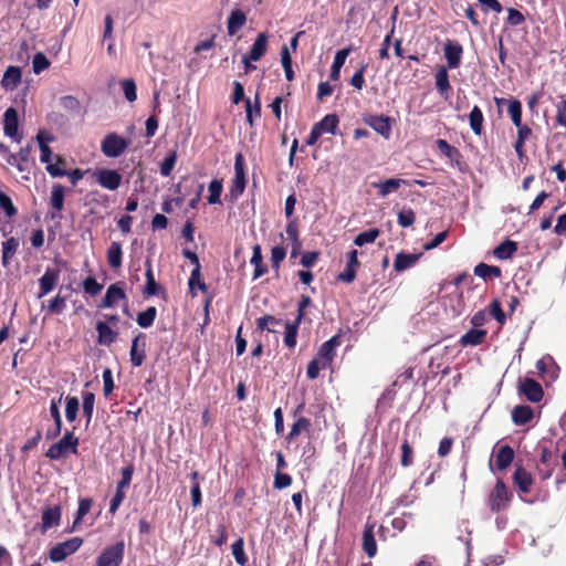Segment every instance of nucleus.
I'll return each mask as SVG.
<instances>
[{
	"mask_svg": "<svg viewBox=\"0 0 566 566\" xmlns=\"http://www.w3.org/2000/svg\"><path fill=\"white\" fill-rule=\"evenodd\" d=\"M78 446V438L72 431H66L62 439L52 444L46 457L52 460H59L67 454V452L76 453Z\"/></svg>",
	"mask_w": 566,
	"mask_h": 566,
	"instance_id": "nucleus-1",
	"label": "nucleus"
},
{
	"mask_svg": "<svg viewBox=\"0 0 566 566\" xmlns=\"http://www.w3.org/2000/svg\"><path fill=\"white\" fill-rule=\"evenodd\" d=\"M511 497L504 482L499 480L489 495L488 505L492 512L497 513L509 507Z\"/></svg>",
	"mask_w": 566,
	"mask_h": 566,
	"instance_id": "nucleus-2",
	"label": "nucleus"
},
{
	"mask_svg": "<svg viewBox=\"0 0 566 566\" xmlns=\"http://www.w3.org/2000/svg\"><path fill=\"white\" fill-rule=\"evenodd\" d=\"M128 144V140L116 133H109L103 138L101 149L106 157L116 158L125 151Z\"/></svg>",
	"mask_w": 566,
	"mask_h": 566,
	"instance_id": "nucleus-3",
	"label": "nucleus"
},
{
	"mask_svg": "<svg viewBox=\"0 0 566 566\" xmlns=\"http://www.w3.org/2000/svg\"><path fill=\"white\" fill-rule=\"evenodd\" d=\"M125 552L123 541L106 547L96 559V566H120Z\"/></svg>",
	"mask_w": 566,
	"mask_h": 566,
	"instance_id": "nucleus-4",
	"label": "nucleus"
},
{
	"mask_svg": "<svg viewBox=\"0 0 566 566\" xmlns=\"http://www.w3.org/2000/svg\"><path fill=\"white\" fill-rule=\"evenodd\" d=\"M245 172H244V159L242 154H237L234 160V177L232 179V185L229 189V196L231 199L235 200L239 196H241L245 189Z\"/></svg>",
	"mask_w": 566,
	"mask_h": 566,
	"instance_id": "nucleus-5",
	"label": "nucleus"
},
{
	"mask_svg": "<svg viewBox=\"0 0 566 566\" xmlns=\"http://www.w3.org/2000/svg\"><path fill=\"white\" fill-rule=\"evenodd\" d=\"M83 541L80 537H72L67 541L57 543L50 551V559L53 563H60L67 556L74 554L82 545Z\"/></svg>",
	"mask_w": 566,
	"mask_h": 566,
	"instance_id": "nucleus-6",
	"label": "nucleus"
},
{
	"mask_svg": "<svg viewBox=\"0 0 566 566\" xmlns=\"http://www.w3.org/2000/svg\"><path fill=\"white\" fill-rule=\"evenodd\" d=\"M3 133L18 143L21 140L19 135V116L14 107H9L3 114Z\"/></svg>",
	"mask_w": 566,
	"mask_h": 566,
	"instance_id": "nucleus-7",
	"label": "nucleus"
},
{
	"mask_svg": "<svg viewBox=\"0 0 566 566\" xmlns=\"http://www.w3.org/2000/svg\"><path fill=\"white\" fill-rule=\"evenodd\" d=\"M520 392L531 402H538L544 396L542 386L532 378L521 379L518 382Z\"/></svg>",
	"mask_w": 566,
	"mask_h": 566,
	"instance_id": "nucleus-8",
	"label": "nucleus"
},
{
	"mask_svg": "<svg viewBox=\"0 0 566 566\" xmlns=\"http://www.w3.org/2000/svg\"><path fill=\"white\" fill-rule=\"evenodd\" d=\"M340 345V335H334L328 340L324 342L317 353V357L323 366H329L335 357L336 348Z\"/></svg>",
	"mask_w": 566,
	"mask_h": 566,
	"instance_id": "nucleus-9",
	"label": "nucleus"
},
{
	"mask_svg": "<svg viewBox=\"0 0 566 566\" xmlns=\"http://www.w3.org/2000/svg\"><path fill=\"white\" fill-rule=\"evenodd\" d=\"M96 181L105 189L116 190L122 181V176L112 169H101L95 172Z\"/></svg>",
	"mask_w": 566,
	"mask_h": 566,
	"instance_id": "nucleus-10",
	"label": "nucleus"
},
{
	"mask_svg": "<svg viewBox=\"0 0 566 566\" xmlns=\"http://www.w3.org/2000/svg\"><path fill=\"white\" fill-rule=\"evenodd\" d=\"M60 277L59 270L46 269L44 274L39 279L40 291L39 298L48 295L57 284Z\"/></svg>",
	"mask_w": 566,
	"mask_h": 566,
	"instance_id": "nucleus-11",
	"label": "nucleus"
},
{
	"mask_svg": "<svg viewBox=\"0 0 566 566\" xmlns=\"http://www.w3.org/2000/svg\"><path fill=\"white\" fill-rule=\"evenodd\" d=\"M365 122L378 134L385 138H389L391 133L390 118L384 115H369L365 118Z\"/></svg>",
	"mask_w": 566,
	"mask_h": 566,
	"instance_id": "nucleus-12",
	"label": "nucleus"
},
{
	"mask_svg": "<svg viewBox=\"0 0 566 566\" xmlns=\"http://www.w3.org/2000/svg\"><path fill=\"white\" fill-rule=\"evenodd\" d=\"M462 46L454 41H448L444 44V56L450 69H457L461 63Z\"/></svg>",
	"mask_w": 566,
	"mask_h": 566,
	"instance_id": "nucleus-13",
	"label": "nucleus"
},
{
	"mask_svg": "<svg viewBox=\"0 0 566 566\" xmlns=\"http://www.w3.org/2000/svg\"><path fill=\"white\" fill-rule=\"evenodd\" d=\"M514 484L522 493H528L533 485V476L522 467H517L513 474Z\"/></svg>",
	"mask_w": 566,
	"mask_h": 566,
	"instance_id": "nucleus-14",
	"label": "nucleus"
},
{
	"mask_svg": "<svg viewBox=\"0 0 566 566\" xmlns=\"http://www.w3.org/2000/svg\"><path fill=\"white\" fill-rule=\"evenodd\" d=\"M421 253H405L400 252L396 255L395 262H394V269L397 272H402L407 269H410L413 266L418 260L420 259Z\"/></svg>",
	"mask_w": 566,
	"mask_h": 566,
	"instance_id": "nucleus-15",
	"label": "nucleus"
},
{
	"mask_svg": "<svg viewBox=\"0 0 566 566\" xmlns=\"http://www.w3.org/2000/svg\"><path fill=\"white\" fill-rule=\"evenodd\" d=\"M245 22H247L245 13L240 9L233 10L230 13V15L228 18V22H227L228 34L231 36L237 34V32L243 28Z\"/></svg>",
	"mask_w": 566,
	"mask_h": 566,
	"instance_id": "nucleus-16",
	"label": "nucleus"
},
{
	"mask_svg": "<svg viewBox=\"0 0 566 566\" xmlns=\"http://www.w3.org/2000/svg\"><path fill=\"white\" fill-rule=\"evenodd\" d=\"M268 50V35L265 33H260L254 43L252 44L248 54V59H252V61H259Z\"/></svg>",
	"mask_w": 566,
	"mask_h": 566,
	"instance_id": "nucleus-17",
	"label": "nucleus"
},
{
	"mask_svg": "<svg viewBox=\"0 0 566 566\" xmlns=\"http://www.w3.org/2000/svg\"><path fill=\"white\" fill-rule=\"evenodd\" d=\"M363 549L368 557H374L377 554V543L374 535V525L366 524L363 533Z\"/></svg>",
	"mask_w": 566,
	"mask_h": 566,
	"instance_id": "nucleus-18",
	"label": "nucleus"
},
{
	"mask_svg": "<svg viewBox=\"0 0 566 566\" xmlns=\"http://www.w3.org/2000/svg\"><path fill=\"white\" fill-rule=\"evenodd\" d=\"M126 300V294L117 284H112L104 296L102 307H113L118 301Z\"/></svg>",
	"mask_w": 566,
	"mask_h": 566,
	"instance_id": "nucleus-19",
	"label": "nucleus"
},
{
	"mask_svg": "<svg viewBox=\"0 0 566 566\" xmlns=\"http://www.w3.org/2000/svg\"><path fill=\"white\" fill-rule=\"evenodd\" d=\"M514 460V450L509 446H502L495 455V465L499 470L507 469Z\"/></svg>",
	"mask_w": 566,
	"mask_h": 566,
	"instance_id": "nucleus-20",
	"label": "nucleus"
},
{
	"mask_svg": "<svg viewBox=\"0 0 566 566\" xmlns=\"http://www.w3.org/2000/svg\"><path fill=\"white\" fill-rule=\"evenodd\" d=\"M61 518V510L59 506L49 507L42 513V532H46L56 526Z\"/></svg>",
	"mask_w": 566,
	"mask_h": 566,
	"instance_id": "nucleus-21",
	"label": "nucleus"
},
{
	"mask_svg": "<svg viewBox=\"0 0 566 566\" xmlns=\"http://www.w3.org/2000/svg\"><path fill=\"white\" fill-rule=\"evenodd\" d=\"M352 49L350 48H346V49H343V50H339L336 52L335 56H334V61H333V64H332V70H331V78L333 81H337L340 76V70L343 67V65L345 64V61L347 59V56L349 55Z\"/></svg>",
	"mask_w": 566,
	"mask_h": 566,
	"instance_id": "nucleus-22",
	"label": "nucleus"
},
{
	"mask_svg": "<svg viewBox=\"0 0 566 566\" xmlns=\"http://www.w3.org/2000/svg\"><path fill=\"white\" fill-rule=\"evenodd\" d=\"M486 336V331L472 328L461 336L460 343L462 346H476L483 343Z\"/></svg>",
	"mask_w": 566,
	"mask_h": 566,
	"instance_id": "nucleus-23",
	"label": "nucleus"
},
{
	"mask_svg": "<svg viewBox=\"0 0 566 566\" xmlns=\"http://www.w3.org/2000/svg\"><path fill=\"white\" fill-rule=\"evenodd\" d=\"M436 87L441 96L448 97L451 85L448 71L444 66L439 67L436 72Z\"/></svg>",
	"mask_w": 566,
	"mask_h": 566,
	"instance_id": "nucleus-24",
	"label": "nucleus"
},
{
	"mask_svg": "<svg viewBox=\"0 0 566 566\" xmlns=\"http://www.w3.org/2000/svg\"><path fill=\"white\" fill-rule=\"evenodd\" d=\"M512 419L517 426L526 424L533 419V410L530 406H516L512 411Z\"/></svg>",
	"mask_w": 566,
	"mask_h": 566,
	"instance_id": "nucleus-25",
	"label": "nucleus"
},
{
	"mask_svg": "<svg viewBox=\"0 0 566 566\" xmlns=\"http://www.w3.org/2000/svg\"><path fill=\"white\" fill-rule=\"evenodd\" d=\"M129 356L130 361L135 367H139L144 363L146 357L145 344H139V336L133 339Z\"/></svg>",
	"mask_w": 566,
	"mask_h": 566,
	"instance_id": "nucleus-26",
	"label": "nucleus"
},
{
	"mask_svg": "<svg viewBox=\"0 0 566 566\" xmlns=\"http://www.w3.org/2000/svg\"><path fill=\"white\" fill-rule=\"evenodd\" d=\"M96 331H97V335H98V343L102 345H111L117 337V333L114 332L104 322H97Z\"/></svg>",
	"mask_w": 566,
	"mask_h": 566,
	"instance_id": "nucleus-27",
	"label": "nucleus"
},
{
	"mask_svg": "<svg viewBox=\"0 0 566 566\" xmlns=\"http://www.w3.org/2000/svg\"><path fill=\"white\" fill-rule=\"evenodd\" d=\"M323 135L324 133L335 134L338 126V118L335 114H328L314 125Z\"/></svg>",
	"mask_w": 566,
	"mask_h": 566,
	"instance_id": "nucleus-28",
	"label": "nucleus"
},
{
	"mask_svg": "<svg viewBox=\"0 0 566 566\" xmlns=\"http://www.w3.org/2000/svg\"><path fill=\"white\" fill-rule=\"evenodd\" d=\"M516 250L517 244L514 241L505 240L494 249L493 254L500 260H506L510 259Z\"/></svg>",
	"mask_w": 566,
	"mask_h": 566,
	"instance_id": "nucleus-29",
	"label": "nucleus"
},
{
	"mask_svg": "<svg viewBox=\"0 0 566 566\" xmlns=\"http://www.w3.org/2000/svg\"><path fill=\"white\" fill-rule=\"evenodd\" d=\"M122 245L119 242H112L107 250V262L111 268L118 269L122 265Z\"/></svg>",
	"mask_w": 566,
	"mask_h": 566,
	"instance_id": "nucleus-30",
	"label": "nucleus"
},
{
	"mask_svg": "<svg viewBox=\"0 0 566 566\" xmlns=\"http://www.w3.org/2000/svg\"><path fill=\"white\" fill-rule=\"evenodd\" d=\"M403 182L402 179L390 178L384 182H374L373 187L379 190L381 197H387L390 192L396 191Z\"/></svg>",
	"mask_w": 566,
	"mask_h": 566,
	"instance_id": "nucleus-31",
	"label": "nucleus"
},
{
	"mask_svg": "<svg viewBox=\"0 0 566 566\" xmlns=\"http://www.w3.org/2000/svg\"><path fill=\"white\" fill-rule=\"evenodd\" d=\"M19 248L18 239L11 237L2 243V265L8 266Z\"/></svg>",
	"mask_w": 566,
	"mask_h": 566,
	"instance_id": "nucleus-32",
	"label": "nucleus"
},
{
	"mask_svg": "<svg viewBox=\"0 0 566 566\" xmlns=\"http://www.w3.org/2000/svg\"><path fill=\"white\" fill-rule=\"evenodd\" d=\"M21 81V71L17 66H9L2 78V86L6 88L15 87Z\"/></svg>",
	"mask_w": 566,
	"mask_h": 566,
	"instance_id": "nucleus-33",
	"label": "nucleus"
},
{
	"mask_svg": "<svg viewBox=\"0 0 566 566\" xmlns=\"http://www.w3.org/2000/svg\"><path fill=\"white\" fill-rule=\"evenodd\" d=\"M50 205L51 207L56 210L61 211L64 207V188L60 184H54L51 190V197H50Z\"/></svg>",
	"mask_w": 566,
	"mask_h": 566,
	"instance_id": "nucleus-34",
	"label": "nucleus"
},
{
	"mask_svg": "<svg viewBox=\"0 0 566 566\" xmlns=\"http://www.w3.org/2000/svg\"><path fill=\"white\" fill-rule=\"evenodd\" d=\"M474 274L483 280L499 277L501 276V269L485 263H479L474 268Z\"/></svg>",
	"mask_w": 566,
	"mask_h": 566,
	"instance_id": "nucleus-35",
	"label": "nucleus"
},
{
	"mask_svg": "<svg viewBox=\"0 0 566 566\" xmlns=\"http://www.w3.org/2000/svg\"><path fill=\"white\" fill-rule=\"evenodd\" d=\"M483 114L480 107L474 106L469 115L470 127L475 135H481L483 130Z\"/></svg>",
	"mask_w": 566,
	"mask_h": 566,
	"instance_id": "nucleus-36",
	"label": "nucleus"
},
{
	"mask_svg": "<svg viewBox=\"0 0 566 566\" xmlns=\"http://www.w3.org/2000/svg\"><path fill=\"white\" fill-rule=\"evenodd\" d=\"M311 428V421L305 417H300L292 426L291 431L286 436L289 442L293 441L301 432H308Z\"/></svg>",
	"mask_w": 566,
	"mask_h": 566,
	"instance_id": "nucleus-37",
	"label": "nucleus"
},
{
	"mask_svg": "<svg viewBox=\"0 0 566 566\" xmlns=\"http://www.w3.org/2000/svg\"><path fill=\"white\" fill-rule=\"evenodd\" d=\"M262 252L261 247L259 244L253 247V254L250 260L251 264L254 265V275L253 279H259L266 272V268L262 264Z\"/></svg>",
	"mask_w": 566,
	"mask_h": 566,
	"instance_id": "nucleus-38",
	"label": "nucleus"
},
{
	"mask_svg": "<svg viewBox=\"0 0 566 566\" xmlns=\"http://www.w3.org/2000/svg\"><path fill=\"white\" fill-rule=\"evenodd\" d=\"M145 275H146L145 294L150 295V296L156 295L158 293L159 285L155 281V277L153 274V269H151V263L149 260L146 261Z\"/></svg>",
	"mask_w": 566,
	"mask_h": 566,
	"instance_id": "nucleus-39",
	"label": "nucleus"
},
{
	"mask_svg": "<svg viewBox=\"0 0 566 566\" xmlns=\"http://www.w3.org/2000/svg\"><path fill=\"white\" fill-rule=\"evenodd\" d=\"M157 315V310L154 306L148 307L146 311L137 315L136 322L142 328H148L153 325Z\"/></svg>",
	"mask_w": 566,
	"mask_h": 566,
	"instance_id": "nucleus-40",
	"label": "nucleus"
},
{
	"mask_svg": "<svg viewBox=\"0 0 566 566\" xmlns=\"http://www.w3.org/2000/svg\"><path fill=\"white\" fill-rule=\"evenodd\" d=\"M80 408V401L76 397L67 396L65 398V417L70 422L75 421Z\"/></svg>",
	"mask_w": 566,
	"mask_h": 566,
	"instance_id": "nucleus-41",
	"label": "nucleus"
},
{
	"mask_svg": "<svg viewBox=\"0 0 566 566\" xmlns=\"http://www.w3.org/2000/svg\"><path fill=\"white\" fill-rule=\"evenodd\" d=\"M83 400V415L86 418L87 423L91 421L94 412L95 396L93 392L85 391L82 395Z\"/></svg>",
	"mask_w": 566,
	"mask_h": 566,
	"instance_id": "nucleus-42",
	"label": "nucleus"
},
{
	"mask_svg": "<svg viewBox=\"0 0 566 566\" xmlns=\"http://www.w3.org/2000/svg\"><path fill=\"white\" fill-rule=\"evenodd\" d=\"M232 555L235 559V562L241 565V566H244L247 563H248V557L244 553V542H243V538L240 537L238 538L233 544H232Z\"/></svg>",
	"mask_w": 566,
	"mask_h": 566,
	"instance_id": "nucleus-43",
	"label": "nucleus"
},
{
	"mask_svg": "<svg viewBox=\"0 0 566 566\" xmlns=\"http://www.w3.org/2000/svg\"><path fill=\"white\" fill-rule=\"evenodd\" d=\"M298 325H300V323H297V319H295L294 323L286 324V331H285V335H284V344L289 348H294L296 345V336H297Z\"/></svg>",
	"mask_w": 566,
	"mask_h": 566,
	"instance_id": "nucleus-44",
	"label": "nucleus"
},
{
	"mask_svg": "<svg viewBox=\"0 0 566 566\" xmlns=\"http://www.w3.org/2000/svg\"><path fill=\"white\" fill-rule=\"evenodd\" d=\"M222 181L218 179H213L208 187L209 196H208V202L210 205L219 203L220 202V196L222 192Z\"/></svg>",
	"mask_w": 566,
	"mask_h": 566,
	"instance_id": "nucleus-45",
	"label": "nucleus"
},
{
	"mask_svg": "<svg viewBox=\"0 0 566 566\" xmlns=\"http://www.w3.org/2000/svg\"><path fill=\"white\" fill-rule=\"evenodd\" d=\"M507 113L515 126H521L522 124V104L517 99H513L510 102L507 107Z\"/></svg>",
	"mask_w": 566,
	"mask_h": 566,
	"instance_id": "nucleus-46",
	"label": "nucleus"
},
{
	"mask_svg": "<svg viewBox=\"0 0 566 566\" xmlns=\"http://www.w3.org/2000/svg\"><path fill=\"white\" fill-rule=\"evenodd\" d=\"M379 233L380 232L378 229H370L364 231L355 238L354 243L358 247H363L367 243H373L379 237Z\"/></svg>",
	"mask_w": 566,
	"mask_h": 566,
	"instance_id": "nucleus-47",
	"label": "nucleus"
},
{
	"mask_svg": "<svg viewBox=\"0 0 566 566\" xmlns=\"http://www.w3.org/2000/svg\"><path fill=\"white\" fill-rule=\"evenodd\" d=\"M245 113H247V120L250 125L253 124V117H259L261 115V104L259 96H255V102L252 105L250 98L245 99Z\"/></svg>",
	"mask_w": 566,
	"mask_h": 566,
	"instance_id": "nucleus-48",
	"label": "nucleus"
},
{
	"mask_svg": "<svg viewBox=\"0 0 566 566\" xmlns=\"http://www.w3.org/2000/svg\"><path fill=\"white\" fill-rule=\"evenodd\" d=\"M36 140L39 143V147H40V151H41L40 160L46 165L52 164L51 159H52L53 153H52L51 148L43 140V132H40L36 135Z\"/></svg>",
	"mask_w": 566,
	"mask_h": 566,
	"instance_id": "nucleus-49",
	"label": "nucleus"
},
{
	"mask_svg": "<svg viewBox=\"0 0 566 566\" xmlns=\"http://www.w3.org/2000/svg\"><path fill=\"white\" fill-rule=\"evenodd\" d=\"M120 85H122V88H123L126 99L130 103L135 102L137 98V93H136V84H135L134 80L125 78L120 82Z\"/></svg>",
	"mask_w": 566,
	"mask_h": 566,
	"instance_id": "nucleus-50",
	"label": "nucleus"
},
{
	"mask_svg": "<svg viewBox=\"0 0 566 566\" xmlns=\"http://www.w3.org/2000/svg\"><path fill=\"white\" fill-rule=\"evenodd\" d=\"M49 66H50V61L43 53L39 52L33 56L32 67H33V72L35 74H40L41 72L46 70Z\"/></svg>",
	"mask_w": 566,
	"mask_h": 566,
	"instance_id": "nucleus-51",
	"label": "nucleus"
},
{
	"mask_svg": "<svg viewBox=\"0 0 566 566\" xmlns=\"http://www.w3.org/2000/svg\"><path fill=\"white\" fill-rule=\"evenodd\" d=\"M0 208L6 212L7 217L9 218L17 214V209L11 198L2 191H0Z\"/></svg>",
	"mask_w": 566,
	"mask_h": 566,
	"instance_id": "nucleus-52",
	"label": "nucleus"
},
{
	"mask_svg": "<svg viewBox=\"0 0 566 566\" xmlns=\"http://www.w3.org/2000/svg\"><path fill=\"white\" fill-rule=\"evenodd\" d=\"M286 251L283 247L276 245L271 250L272 268L277 271L281 262L285 259Z\"/></svg>",
	"mask_w": 566,
	"mask_h": 566,
	"instance_id": "nucleus-53",
	"label": "nucleus"
},
{
	"mask_svg": "<svg viewBox=\"0 0 566 566\" xmlns=\"http://www.w3.org/2000/svg\"><path fill=\"white\" fill-rule=\"evenodd\" d=\"M66 306V298L57 294L49 302L48 311L50 313L61 314Z\"/></svg>",
	"mask_w": 566,
	"mask_h": 566,
	"instance_id": "nucleus-54",
	"label": "nucleus"
},
{
	"mask_svg": "<svg viewBox=\"0 0 566 566\" xmlns=\"http://www.w3.org/2000/svg\"><path fill=\"white\" fill-rule=\"evenodd\" d=\"M176 160H177V155L176 153H171L170 155H168L161 163L160 165V174L164 176V177H168L170 176L174 167H175V164H176Z\"/></svg>",
	"mask_w": 566,
	"mask_h": 566,
	"instance_id": "nucleus-55",
	"label": "nucleus"
},
{
	"mask_svg": "<svg viewBox=\"0 0 566 566\" xmlns=\"http://www.w3.org/2000/svg\"><path fill=\"white\" fill-rule=\"evenodd\" d=\"M63 395H61L57 399H52L50 403V415L54 420V424L62 427V418L60 413V405L62 401Z\"/></svg>",
	"mask_w": 566,
	"mask_h": 566,
	"instance_id": "nucleus-56",
	"label": "nucleus"
},
{
	"mask_svg": "<svg viewBox=\"0 0 566 566\" xmlns=\"http://www.w3.org/2000/svg\"><path fill=\"white\" fill-rule=\"evenodd\" d=\"M415 222V212L411 209H402L398 213V224L402 228L410 227Z\"/></svg>",
	"mask_w": 566,
	"mask_h": 566,
	"instance_id": "nucleus-57",
	"label": "nucleus"
},
{
	"mask_svg": "<svg viewBox=\"0 0 566 566\" xmlns=\"http://www.w3.org/2000/svg\"><path fill=\"white\" fill-rule=\"evenodd\" d=\"M325 368H327V366H323V363L318 358H314L307 365L306 375L310 379H316L321 369Z\"/></svg>",
	"mask_w": 566,
	"mask_h": 566,
	"instance_id": "nucleus-58",
	"label": "nucleus"
},
{
	"mask_svg": "<svg viewBox=\"0 0 566 566\" xmlns=\"http://www.w3.org/2000/svg\"><path fill=\"white\" fill-rule=\"evenodd\" d=\"M489 313L492 315L501 325L505 322V314L502 311L501 303L497 300L492 301L489 306Z\"/></svg>",
	"mask_w": 566,
	"mask_h": 566,
	"instance_id": "nucleus-59",
	"label": "nucleus"
},
{
	"mask_svg": "<svg viewBox=\"0 0 566 566\" xmlns=\"http://www.w3.org/2000/svg\"><path fill=\"white\" fill-rule=\"evenodd\" d=\"M83 287L84 291L92 296L97 295L103 289L102 284H99L94 277H87L83 282Z\"/></svg>",
	"mask_w": 566,
	"mask_h": 566,
	"instance_id": "nucleus-60",
	"label": "nucleus"
},
{
	"mask_svg": "<svg viewBox=\"0 0 566 566\" xmlns=\"http://www.w3.org/2000/svg\"><path fill=\"white\" fill-rule=\"evenodd\" d=\"M120 473H122V479L117 483V488L120 490H125L130 484V481L133 478V473H134L133 465H127V467L123 468Z\"/></svg>",
	"mask_w": 566,
	"mask_h": 566,
	"instance_id": "nucleus-61",
	"label": "nucleus"
},
{
	"mask_svg": "<svg viewBox=\"0 0 566 566\" xmlns=\"http://www.w3.org/2000/svg\"><path fill=\"white\" fill-rule=\"evenodd\" d=\"M292 483V478L286 474V473H282V472H276L275 476H274V488L277 489V490H282V489H285L287 486H290Z\"/></svg>",
	"mask_w": 566,
	"mask_h": 566,
	"instance_id": "nucleus-62",
	"label": "nucleus"
},
{
	"mask_svg": "<svg viewBox=\"0 0 566 566\" xmlns=\"http://www.w3.org/2000/svg\"><path fill=\"white\" fill-rule=\"evenodd\" d=\"M437 146L439 150L447 156L448 158H453L454 156L459 155V151L449 145V143L444 139H438Z\"/></svg>",
	"mask_w": 566,
	"mask_h": 566,
	"instance_id": "nucleus-63",
	"label": "nucleus"
},
{
	"mask_svg": "<svg viewBox=\"0 0 566 566\" xmlns=\"http://www.w3.org/2000/svg\"><path fill=\"white\" fill-rule=\"evenodd\" d=\"M556 122L558 125L566 128V99L557 105Z\"/></svg>",
	"mask_w": 566,
	"mask_h": 566,
	"instance_id": "nucleus-64",
	"label": "nucleus"
}]
</instances>
